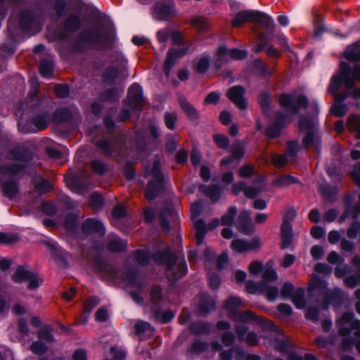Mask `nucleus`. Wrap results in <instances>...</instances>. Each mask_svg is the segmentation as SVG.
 Masks as SVG:
<instances>
[{"label":"nucleus","mask_w":360,"mask_h":360,"mask_svg":"<svg viewBox=\"0 0 360 360\" xmlns=\"http://www.w3.org/2000/svg\"><path fill=\"white\" fill-rule=\"evenodd\" d=\"M115 37V30L112 26L104 27L102 30L91 27L79 32L72 49L78 53L95 46L102 50L110 49Z\"/></svg>","instance_id":"nucleus-1"},{"label":"nucleus","mask_w":360,"mask_h":360,"mask_svg":"<svg viewBox=\"0 0 360 360\" xmlns=\"http://www.w3.org/2000/svg\"><path fill=\"white\" fill-rule=\"evenodd\" d=\"M152 259L156 264L165 267V276L171 281L180 279L187 273L186 262L184 259L178 262L176 254L170 248L155 251Z\"/></svg>","instance_id":"nucleus-2"},{"label":"nucleus","mask_w":360,"mask_h":360,"mask_svg":"<svg viewBox=\"0 0 360 360\" xmlns=\"http://www.w3.org/2000/svg\"><path fill=\"white\" fill-rule=\"evenodd\" d=\"M82 255L86 258L89 266L94 269L95 273L101 274L103 278L115 279L118 276L117 270L96 254L95 250H93L90 255L83 250Z\"/></svg>","instance_id":"nucleus-3"},{"label":"nucleus","mask_w":360,"mask_h":360,"mask_svg":"<svg viewBox=\"0 0 360 360\" xmlns=\"http://www.w3.org/2000/svg\"><path fill=\"white\" fill-rule=\"evenodd\" d=\"M151 175L153 178L149 181L145 191V197L149 200L156 198L163 190L164 176L160 160H157L153 162Z\"/></svg>","instance_id":"nucleus-4"},{"label":"nucleus","mask_w":360,"mask_h":360,"mask_svg":"<svg viewBox=\"0 0 360 360\" xmlns=\"http://www.w3.org/2000/svg\"><path fill=\"white\" fill-rule=\"evenodd\" d=\"M279 105L282 108H289L293 113L297 114L300 108H306L309 105L307 98L302 94L297 97L294 94H283L278 98Z\"/></svg>","instance_id":"nucleus-5"},{"label":"nucleus","mask_w":360,"mask_h":360,"mask_svg":"<svg viewBox=\"0 0 360 360\" xmlns=\"http://www.w3.org/2000/svg\"><path fill=\"white\" fill-rule=\"evenodd\" d=\"M12 280L18 283L29 281L27 288L30 290L37 288L42 282L36 274L28 271L25 266H18L16 268L12 276Z\"/></svg>","instance_id":"nucleus-6"},{"label":"nucleus","mask_w":360,"mask_h":360,"mask_svg":"<svg viewBox=\"0 0 360 360\" xmlns=\"http://www.w3.org/2000/svg\"><path fill=\"white\" fill-rule=\"evenodd\" d=\"M152 15L157 20H169L176 15L174 3L172 1H157L152 9Z\"/></svg>","instance_id":"nucleus-7"},{"label":"nucleus","mask_w":360,"mask_h":360,"mask_svg":"<svg viewBox=\"0 0 360 360\" xmlns=\"http://www.w3.org/2000/svg\"><path fill=\"white\" fill-rule=\"evenodd\" d=\"M95 144L106 157L120 155L124 147L123 141L121 138H113L108 140L101 139L96 141Z\"/></svg>","instance_id":"nucleus-8"},{"label":"nucleus","mask_w":360,"mask_h":360,"mask_svg":"<svg viewBox=\"0 0 360 360\" xmlns=\"http://www.w3.org/2000/svg\"><path fill=\"white\" fill-rule=\"evenodd\" d=\"M124 105L134 110H140L145 101L142 96V89L139 84H133L128 90L127 98Z\"/></svg>","instance_id":"nucleus-9"},{"label":"nucleus","mask_w":360,"mask_h":360,"mask_svg":"<svg viewBox=\"0 0 360 360\" xmlns=\"http://www.w3.org/2000/svg\"><path fill=\"white\" fill-rule=\"evenodd\" d=\"M219 225V220L218 218L213 219L207 225L205 224L202 219H196L193 223V228L195 230L196 245L199 246L202 243L207 230H214Z\"/></svg>","instance_id":"nucleus-10"},{"label":"nucleus","mask_w":360,"mask_h":360,"mask_svg":"<svg viewBox=\"0 0 360 360\" xmlns=\"http://www.w3.org/2000/svg\"><path fill=\"white\" fill-rule=\"evenodd\" d=\"M340 68H342V73L345 76V85L351 89H352L356 81H360V64L356 65L352 71L349 65L345 62L340 63Z\"/></svg>","instance_id":"nucleus-11"},{"label":"nucleus","mask_w":360,"mask_h":360,"mask_svg":"<svg viewBox=\"0 0 360 360\" xmlns=\"http://www.w3.org/2000/svg\"><path fill=\"white\" fill-rule=\"evenodd\" d=\"M195 302L198 313L201 315H206L215 309V299L207 292L199 293L195 298Z\"/></svg>","instance_id":"nucleus-12"},{"label":"nucleus","mask_w":360,"mask_h":360,"mask_svg":"<svg viewBox=\"0 0 360 360\" xmlns=\"http://www.w3.org/2000/svg\"><path fill=\"white\" fill-rule=\"evenodd\" d=\"M245 89L241 85L230 87L226 94V97L240 110L247 108V101L244 97Z\"/></svg>","instance_id":"nucleus-13"},{"label":"nucleus","mask_w":360,"mask_h":360,"mask_svg":"<svg viewBox=\"0 0 360 360\" xmlns=\"http://www.w3.org/2000/svg\"><path fill=\"white\" fill-rule=\"evenodd\" d=\"M188 51V48L171 49L168 51L164 63L163 70L165 75L169 77L170 72L176 61Z\"/></svg>","instance_id":"nucleus-14"},{"label":"nucleus","mask_w":360,"mask_h":360,"mask_svg":"<svg viewBox=\"0 0 360 360\" xmlns=\"http://www.w3.org/2000/svg\"><path fill=\"white\" fill-rule=\"evenodd\" d=\"M81 229L83 234L86 236L92 234L103 236L105 234L103 224L94 218H88L84 220L82 224Z\"/></svg>","instance_id":"nucleus-15"},{"label":"nucleus","mask_w":360,"mask_h":360,"mask_svg":"<svg viewBox=\"0 0 360 360\" xmlns=\"http://www.w3.org/2000/svg\"><path fill=\"white\" fill-rule=\"evenodd\" d=\"M236 227L238 231L245 235H251L254 231V225L247 210L240 212L236 221Z\"/></svg>","instance_id":"nucleus-16"},{"label":"nucleus","mask_w":360,"mask_h":360,"mask_svg":"<svg viewBox=\"0 0 360 360\" xmlns=\"http://www.w3.org/2000/svg\"><path fill=\"white\" fill-rule=\"evenodd\" d=\"M260 245V240L258 238H254L250 241L235 239L232 240L231 248L237 252L243 253L247 251L255 250L259 248Z\"/></svg>","instance_id":"nucleus-17"},{"label":"nucleus","mask_w":360,"mask_h":360,"mask_svg":"<svg viewBox=\"0 0 360 360\" xmlns=\"http://www.w3.org/2000/svg\"><path fill=\"white\" fill-rule=\"evenodd\" d=\"M162 300V289L158 285H153L150 293L151 311L157 318L160 313V303Z\"/></svg>","instance_id":"nucleus-18"},{"label":"nucleus","mask_w":360,"mask_h":360,"mask_svg":"<svg viewBox=\"0 0 360 360\" xmlns=\"http://www.w3.org/2000/svg\"><path fill=\"white\" fill-rule=\"evenodd\" d=\"M20 28L24 32H30L37 25V20L33 12L23 10L20 14Z\"/></svg>","instance_id":"nucleus-19"},{"label":"nucleus","mask_w":360,"mask_h":360,"mask_svg":"<svg viewBox=\"0 0 360 360\" xmlns=\"http://www.w3.org/2000/svg\"><path fill=\"white\" fill-rule=\"evenodd\" d=\"M252 22H257L262 28L267 30V32L271 34L274 32L275 24L273 19L264 13L257 11H254V16Z\"/></svg>","instance_id":"nucleus-20"},{"label":"nucleus","mask_w":360,"mask_h":360,"mask_svg":"<svg viewBox=\"0 0 360 360\" xmlns=\"http://www.w3.org/2000/svg\"><path fill=\"white\" fill-rule=\"evenodd\" d=\"M50 122V115L47 111H41L34 115L31 118V123L37 131H42L47 128Z\"/></svg>","instance_id":"nucleus-21"},{"label":"nucleus","mask_w":360,"mask_h":360,"mask_svg":"<svg viewBox=\"0 0 360 360\" xmlns=\"http://www.w3.org/2000/svg\"><path fill=\"white\" fill-rule=\"evenodd\" d=\"M326 288L327 284L324 281L318 276H313L309 281L307 291L309 296H313L316 291H319V294H323Z\"/></svg>","instance_id":"nucleus-22"},{"label":"nucleus","mask_w":360,"mask_h":360,"mask_svg":"<svg viewBox=\"0 0 360 360\" xmlns=\"http://www.w3.org/2000/svg\"><path fill=\"white\" fill-rule=\"evenodd\" d=\"M254 11L251 10L243 11L237 13L231 21L233 27H240L246 22H252Z\"/></svg>","instance_id":"nucleus-23"},{"label":"nucleus","mask_w":360,"mask_h":360,"mask_svg":"<svg viewBox=\"0 0 360 360\" xmlns=\"http://www.w3.org/2000/svg\"><path fill=\"white\" fill-rule=\"evenodd\" d=\"M281 249L284 250L290 247L294 237L291 225L281 224Z\"/></svg>","instance_id":"nucleus-24"},{"label":"nucleus","mask_w":360,"mask_h":360,"mask_svg":"<svg viewBox=\"0 0 360 360\" xmlns=\"http://www.w3.org/2000/svg\"><path fill=\"white\" fill-rule=\"evenodd\" d=\"M1 184L4 195L8 199L14 198L18 193L19 185L16 180L11 179Z\"/></svg>","instance_id":"nucleus-25"},{"label":"nucleus","mask_w":360,"mask_h":360,"mask_svg":"<svg viewBox=\"0 0 360 360\" xmlns=\"http://www.w3.org/2000/svg\"><path fill=\"white\" fill-rule=\"evenodd\" d=\"M229 51L225 46H219L216 51V59L214 61V67L220 69L221 67L230 60Z\"/></svg>","instance_id":"nucleus-26"},{"label":"nucleus","mask_w":360,"mask_h":360,"mask_svg":"<svg viewBox=\"0 0 360 360\" xmlns=\"http://www.w3.org/2000/svg\"><path fill=\"white\" fill-rule=\"evenodd\" d=\"M106 248L112 252H124L127 249V243L119 237L112 236L108 239Z\"/></svg>","instance_id":"nucleus-27"},{"label":"nucleus","mask_w":360,"mask_h":360,"mask_svg":"<svg viewBox=\"0 0 360 360\" xmlns=\"http://www.w3.org/2000/svg\"><path fill=\"white\" fill-rule=\"evenodd\" d=\"M199 191L205 195L209 197L213 202L217 201L220 197V187L215 184L210 186L200 185Z\"/></svg>","instance_id":"nucleus-28"},{"label":"nucleus","mask_w":360,"mask_h":360,"mask_svg":"<svg viewBox=\"0 0 360 360\" xmlns=\"http://www.w3.org/2000/svg\"><path fill=\"white\" fill-rule=\"evenodd\" d=\"M324 295V305L328 304H338L341 302L342 298V292L340 290L335 289L330 291H325Z\"/></svg>","instance_id":"nucleus-29"},{"label":"nucleus","mask_w":360,"mask_h":360,"mask_svg":"<svg viewBox=\"0 0 360 360\" xmlns=\"http://www.w3.org/2000/svg\"><path fill=\"white\" fill-rule=\"evenodd\" d=\"M80 18L76 14H70L65 20L63 29L68 32H74L81 26Z\"/></svg>","instance_id":"nucleus-30"},{"label":"nucleus","mask_w":360,"mask_h":360,"mask_svg":"<svg viewBox=\"0 0 360 360\" xmlns=\"http://www.w3.org/2000/svg\"><path fill=\"white\" fill-rule=\"evenodd\" d=\"M319 192L325 200L329 202H333L336 200V195L338 189L334 186H321L319 188Z\"/></svg>","instance_id":"nucleus-31"},{"label":"nucleus","mask_w":360,"mask_h":360,"mask_svg":"<svg viewBox=\"0 0 360 360\" xmlns=\"http://www.w3.org/2000/svg\"><path fill=\"white\" fill-rule=\"evenodd\" d=\"M191 23L198 32H206L210 27L208 19L203 16L193 18Z\"/></svg>","instance_id":"nucleus-32"},{"label":"nucleus","mask_w":360,"mask_h":360,"mask_svg":"<svg viewBox=\"0 0 360 360\" xmlns=\"http://www.w3.org/2000/svg\"><path fill=\"white\" fill-rule=\"evenodd\" d=\"M320 143L321 141L316 130L307 131L306 136L302 139V145L306 149H309L314 146H319Z\"/></svg>","instance_id":"nucleus-33"},{"label":"nucleus","mask_w":360,"mask_h":360,"mask_svg":"<svg viewBox=\"0 0 360 360\" xmlns=\"http://www.w3.org/2000/svg\"><path fill=\"white\" fill-rule=\"evenodd\" d=\"M300 183V180L292 175H281L274 180L272 184L278 187H285L292 184Z\"/></svg>","instance_id":"nucleus-34"},{"label":"nucleus","mask_w":360,"mask_h":360,"mask_svg":"<svg viewBox=\"0 0 360 360\" xmlns=\"http://www.w3.org/2000/svg\"><path fill=\"white\" fill-rule=\"evenodd\" d=\"M180 106L185 112L189 120L196 121L199 119V113L195 108L188 103L186 100H181L180 101Z\"/></svg>","instance_id":"nucleus-35"},{"label":"nucleus","mask_w":360,"mask_h":360,"mask_svg":"<svg viewBox=\"0 0 360 360\" xmlns=\"http://www.w3.org/2000/svg\"><path fill=\"white\" fill-rule=\"evenodd\" d=\"M79 216L76 214L70 213L65 217L64 227L69 233L75 232L78 228Z\"/></svg>","instance_id":"nucleus-36"},{"label":"nucleus","mask_w":360,"mask_h":360,"mask_svg":"<svg viewBox=\"0 0 360 360\" xmlns=\"http://www.w3.org/2000/svg\"><path fill=\"white\" fill-rule=\"evenodd\" d=\"M340 328L338 330V333L341 336H347L348 335L352 330H356L354 332V335L356 337H360V321L354 320L352 321L350 324V328L346 327L344 325H338Z\"/></svg>","instance_id":"nucleus-37"},{"label":"nucleus","mask_w":360,"mask_h":360,"mask_svg":"<svg viewBox=\"0 0 360 360\" xmlns=\"http://www.w3.org/2000/svg\"><path fill=\"white\" fill-rule=\"evenodd\" d=\"M72 114L70 111L66 108H60L57 110L53 116V122L55 124H60L71 119Z\"/></svg>","instance_id":"nucleus-38"},{"label":"nucleus","mask_w":360,"mask_h":360,"mask_svg":"<svg viewBox=\"0 0 360 360\" xmlns=\"http://www.w3.org/2000/svg\"><path fill=\"white\" fill-rule=\"evenodd\" d=\"M39 72L44 77H51L53 71V63L51 59L41 60L39 65Z\"/></svg>","instance_id":"nucleus-39"},{"label":"nucleus","mask_w":360,"mask_h":360,"mask_svg":"<svg viewBox=\"0 0 360 360\" xmlns=\"http://www.w3.org/2000/svg\"><path fill=\"white\" fill-rule=\"evenodd\" d=\"M291 300L297 308L302 309L306 305L304 290L302 288H298L292 295Z\"/></svg>","instance_id":"nucleus-40"},{"label":"nucleus","mask_w":360,"mask_h":360,"mask_svg":"<svg viewBox=\"0 0 360 360\" xmlns=\"http://www.w3.org/2000/svg\"><path fill=\"white\" fill-rule=\"evenodd\" d=\"M34 190L41 195L51 192L53 190V186L49 179H41L39 181L35 182Z\"/></svg>","instance_id":"nucleus-41"},{"label":"nucleus","mask_w":360,"mask_h":360,"mask_svg":"<svg viewBox=\"0 0 360 360\" xmlns=\"http://www.w3.org/2000/svg\"><path fill=\"white\" fill-rule=\"evenodd\" d=\"M347 128L349 131L354 132L356 131V136L360 139V117L358 115H352L349 117L347 122Z\"/></svg>","instance_id":"nucleus-42"},{"label":"nucleus","mask_w":360,"mask_h":360,"mask_svg":"<svg viewBox=\"0 0 360 360\" xmlns=\"http://www.w3.org/2000/svg\"><path fill=\"white\" fill-rule=\"evenodd\" d=\"M117 76L118 69L115 67L110 66L105 70L102 75V79L105 83L112 84Z\"/></svg>","instance_id":"nucleus-43"},{"label":"nucleus","mask_w":360,"mask_h":360,"mask_svg":"<svg viewBox=\"0 0 360 360\" xmlns=\"http://www.w3.org/2000/svg\"><path fill=\"white\" fill-rule=\"evenodd\" d=\"M356 195V193H354L353 194L346 195L344 199L345 207L343 213L340 216L339 221L340 222L344 221L346 218L351 215V204H352L353 200H354V196Z\"/></svg>","instance_id":"nucleus-44"},{"label":"nucleus","mask_w":360,"mask_h":360,"mask_svg":"<svg viewBox=\"0 0 360 360\" xmlns=\"http://www.w3.org/2000/svg\"><path fill=\"white\" fill-rule=\"evenodd\" d=\"M236 214L237 209L236 207H229L227 212L221 217V224L222 226H232Z\"/></svg>","instance_id":"nucleus-45"},{"label":"nucleus","mask_w":360,"mask_h":360,"mask_svg":"<svg viewBox=\"0 0 360 360\" xmlns=\"http://www.w3.org/2000/svg\"><path fill=\"white\" fill-rule=\"evenodd\" d=\"M265 286L266 285L264 282L256 283L253 281H248L245 283V290L250 294L262 292L264 290Z\"/></svg>","instance_id":"nucleus-46"},{"label":"nucleus","mask_w":360,"mask_h":360,"mask_svg":"<svg viewBox=\"0 0 360 360\" xmlns=\"http://www.w3.org/2000/svg\"><path fill=\"white\" fill-rule=\"evenodd\" d=\"M52 332L53 328L49 325H46L37 332V337L48 342H52L55 340Z\"/></svg>","instance_id":"nucleus-47"},{"label":"nucleus","mask_w":360,"mask_h":360,"mask_svg":"<svg viewBox=\"0 0 360 360\" xmlns=\"http://www.w3.org/2000/svg\"><path fill=\"white\" fill-rule=\"evenodd\" d=\"M298 129L302 131H310L311 130H316L315 124L314 120L310 118H307L301 116L298 122Z\"/></svg>","instance_id":"nucleus-48"},{"label":"nucleus","mask_w":360,"mask_h":360,"mask_svg":"<svg viewBox=\"0 0 360 360\" xmlns=\"http://www.w3.org/2000/svg\"><path fill=\"white\" fill-rule=\"evenodd\" d=\"M26 150L24 148H15L9 151L8 159L13 160H26Z\"/></svg>","instance_id":"nucleus-49"},{"label":"nucleus","mask_w":360,"mask_h":360,"mask_svg":"<svg viewBox=\"0 0 360 360\" xmlns=\"http://www.w3.org/2000/svg\"><path fill=\"white\" fill-rule=\"evenodd\" d=\"M290 122V120H288L285 114L279 111L276 112L273 124H276L281 129L283 130L285 128Z\"/></svg>","instance_id":"nucleus-50"},{"label":"nucleus","mask_w":360,"mask_h":360,"mask_svg":"<svg viewBox=\"0 0 360 360\" xmlns=\"http://www.w3.org/2000/svg\"><path fill=\"white\" fill-rule=\"evenodd\" d=\"M345 58L352 62L360 61V48L353 46L345 51Z\"/></svg>","instance_id":"nucleus-51"},{"label":"nucleus","mask_w":360,"mask_h":360,"mask_svg":"<svg viewBox=\"0 0 360 360\" xmlns=\"http://www.w3.org/2000/svg\"><path fill=\"white\" fill-rule=\"evenodd\" d=\"M342 83L345 84V76L342 73V68H340V75H335L332 77L329 86V91L332 93L338 91Z\"/></svg>","instance_id":"nucleus-52"},{"label":"nucleus","mask_w":360,"mask_h":360,"mask_svg":"<svg viewBox=\"0 0 360 360\" xmlns=\"http://www.w3.org/2000/svg\"><path fill=\"white\" fill-rule=\"evenodd\" d=\"M258 103L263 112L267 114L270 110L271 97L267 92L262 93L258 98Z\"/></svg>","instance_id":"nucleus-53"},{"label":"nucleus","mask_w":360,"mask_h":360,"mask_svg":"<svg viewBox=\"0 0 360 360\" xmlns=\"http://www.w3.org/2000/svg\"><path fill=\"white\" fill-rule=\"evenodd\" d=\"M213 141L219 148L227 149L230 143L229 138L222 134H215L212 136Z\"/></svg>","instance_id":"nucleus-54"},{"label":"nucleus","mask_w":360,"mask_h":360,"mask_svg":"<svg viewBox=\"0 0 360 360\" xmlns=\"http://www.w3.org/2000/svg\"><path fill=\"white\" fill-rule=\"evenodd\" d=\"M172 215V210L169 208H163L161 210L160 213V226L164 230L169 229V222L167 219V217Z\"/></svg>","instance_id":"nucleus-55"},{"label":"nucleus","mask_w":360,"mask_h":360,"mask_svg":"<svg viewBox=\"0 0 360 360\" xmlns=\"http://www.w3.org/2000/svg\"><path fill=\"white\" fill-rule=\"evenodd\" d=\"M89 205L94 210H101L103 206V198L97 193H93L89 196Z\"/></svg>","instance_id":"nucleus-56"},{"label":"nucleus","mask_w":360,"mask_h":360,"mask_svg":"<svg viewBox=\"0 0 360 360\" xmlns=\"http://www.w3.org/2000/svg\"><path fill=\"white\" fill-rule=\"evenodd\" d=\"M30 349L37 355H42L48 350V347L43 342L40 340L34 341L30 347Z\"/></svg>","instance_id":"nucleus-57"},{"label":"nucleus","mask_w":360,"mask_h":360,"mask_svg":"<svg viewBox=\"0 0 360 360\" xmlns=\"http://www.w3.org/2000/svg\"><path fill=\"white\" fill-rule=\"evenodd\" d=\"M344 283L349 288H354L357 285H360V271H358L353 275L345 277Z\"/></svg>","instance_id":"nucleus-58"},{"label":"nucleus","mask_w":360,"mask_h":360,"mask_svg":"<svg viewBox=\"0 0 360 360\" xmlns=\"http://www.w3.org/2000/svg\"><path fill=\"white\" fill-rule=\"evenodd\" d=\"M258 38L260 41L252 49V51L256 53L262 52L266 46L267 42L271 40L269 37L262 32H259Z\"/></svg>","instance_id":"nucleus-59"},{"label":"nucleus","mask_w":360,"mask_h":360,"mask_svg":"<svg viewBox=\"0 0 360 360\" xmlns=\"http://www.w3.org/2000/svg\"><path fill=\"white\" fill-rule=\"evenodd\" d=\"M281 131L276 124H271L266 129L264 135L269 139H274L281 136Z\"/></svg>","instance_id":"nucleus-60"},{"label":"nucleus","mask_w":360,"mask_h":360,"mask_svg":"<svg viewBox=\"0 0 360 360\" xmlns=\"http://www.w3.org/2000/svg\"><path fill=\"white\" fill-rule=\"evenodd\" d=\"M164 120L166 127L170 129L174 130L176 128V122L177 121V115L176 112H165L164 115Z\"/></svg>","instance_id":"nucleus-61"},{"label":"nucleus","mask_w":360,"mask_h":360,"mask_svg":"<svg viewBox=\"0 0 360 360\" xmlns=\"http://www.w3.org/2000/svg\"><path fill=\"white\" fill-rule=\"evenodd\" d=\"M134 255L135 259L139 264L146 266L148 264L150 257L147 252L141 250H136L134 251Z\"/></svg>","instance_id":"nucleus-62"},{"label":"nucleus","mask_w":360,"mask_h":360,"mask_svg":"<svg viewBox=\"0 0 360 360\" xmlns=\"http://www.w3.org/2000/svg\"><path fill=\"white\" fill-rule=\"evenodd\" d=\"M191 330L195 334L207 333L210 330V325L207 323L196 322L191 325Z\"/></svg>","instance_id":"nucleus-63"},{"label":"nucleus","mask_w":360,"mask_h":360,"mask_svg":"<svg viewBox=\"0 0 360 360\" xmlns=\"http://www.w3.org/2000/svg\"><path fill=\"white\" fill-rule=\"evenodd\" d=\"M241 300L239 297H231L225 302L224 308L234 311L241 305Z\"/></svg>","instance_id":"nucleus-64"}]
</instances>
